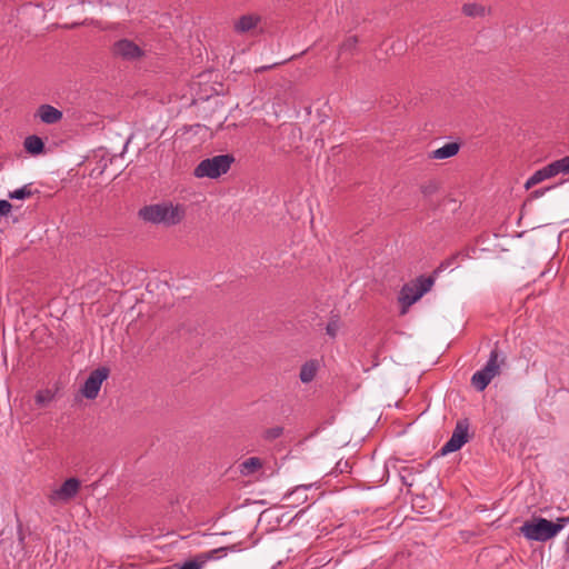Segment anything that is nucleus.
I'll use <instances>...</instances> for the list:
<instances>
[{"instance_id":"f257e3e1","label":"nucleus","mask_w":569,"mask_h":569,"mask_svg":"<svg viewBox=\"0 0 569 569\" xmlns=\"http://www.w3.org/2000/svg\"><path fill=\"white\" fill-rule=\"evenodd\" d=\"M138 216L144 222L173 227L184 219L186 207L180 203L173 204L171 201H162L142 207Z\"/></svg>"},{"instance_id":"f03ea898","label":"nucleus","mask_w":569,"mask_h":569,"mask_svg":"<svg viewBox=\"0 0 569 569\" xmlns=\"http://www.w3.org/2000/svg\"><path fill=\"white\" fill-rule=\"evenodd\" d=\"M519 531L528 540L543 542L556 537L561 531V526H556L552 521L539 517L531 521H525Z\"/></svg>"},{"instance_id":"7ed1b4c3","label":"nucleus","mask_w":569,"mask_h":569,"mask_svg":"<svg viewBox=\"0 0 569 569\" xmlns=\"http://www.w3.org/2000/svg\"><path fill=\"white\" fill-rule=\"evenodd\" d=\"M233 161L234 157L229 153L207 158L199 162L193 174L197 178L217 179L229 171Z\"/></svg>"},{"instance_id":"20e7f679","label":"nucleus","mask_w":569,"mask_h":569,"mask_svg":"<svg viewBox=\"0 0 569 569\" xmlns=\"http://www.w3.org/2000/svg\"><path fill=\"white\" fill-rule=\"evenodd\" d=\"M435 280L432 277H418L412 283H406L399 295V302L401 303L403 310L402 313L406 312V309L412 306L416 301H418L426 292H428L433 286Z\"/></svg>"},{"instance_id":"39448f33","label":"nucleus","mask_w":569,"mask_h":569,"mask_svg":"<svg viewBox=\"0 0 569 569\" xmlns=\"http://www.w3.org/2000/svg\"><path fill=\"white\" fill-rule=\"evenodd\" d=\"M500 373L499 351L496 346L489 356L486 366L471 377V385L477 391H483L491 380Z\"/></svg>"},{"instance_id":"423d86ee","label":"nucleus","mask_w":569,"mask_h":569,"mask_svg":"<svg viewBox=\"0 0 569 569\" xmlns=\"http://www.w3.org/2000/svg\"><path fill=\"white\" fill-rule=\"evenodd\" d=\"M559 173H569V156H566L559 160H556L541 169L537 170L525 183L526 189H530L533 186L545 181L546 179L552 178Z\"/></svg>"},{"instance_id":"0eeeda50","label":"nucleus","mask_w":569,"mask_h":569,"mask_svg":"<svg viewBox=\"0 0 569 569\" xmlns=\"http://www.w3.org/2000/svg\"><path fill=\"white\" fill-rule=\"evenodd\" d=\"M469 422L467 419L458 420L450 439L442 446L440 452L442 456L458 451L469 438Z\"/></svg>"},{"instance_id":"6e6552de","label":"nucleus","mask_w":569,"mask_h":569,"mask_svg":"<svg viewBox=\"0 0 569 569\" xmlns=\"http://www.w3.org/2000/svg\"><path fill=\"white\" fill-rule=\"evenodd\" d=\"M109 369L107 367H100L90 372L86 379L81 392L87 399H96L100 391L101 385L109 377Z\"/></svg>"},{"instance_id":"1a4fd4ad","label":"nucleus","mask_w":569,"mask_h":569,"mask_svg":"<svg viewBox=\"0 0 569 569\" xmlns=\"http://www.w3.org/2000/svg\"><path fill=\"white\" fill-rule=\"evenodd\" d=\"M112 54L126 61H134L143 57L144 51L132 40L120 39L112 44Z\"/></svg>"},{"instance_id":"9d476101","label":"nucleus","mask_w":569,"mask_h":569,"mask_svg":"<svg viewBox=\"0 0 569 569\" xmlns=\"http://www.w3.org/2000/svg\"><path fill=\"white\" fill-rule=\"evenodd\" d=\"M229 548L221 547L213 550L200 552L196 555L192 559L186 561L178 569H202V567L210 560L221 558L227 555Z\"/></svg>"},{"instance_id":"9b49d317","label":"nucleus","mask_w":569,"mask_h":569,"mask_svg":"<svg viewBox=\"0 0 569 569\" xmlns=\"http://www.w3.org/2000/svg\"><path fill=\"white\" fill-rule=\"evenodd\" d=\"M81 482L77 478H69L67 479L59 489L54 490L50 497L49 500L51 503H54L57 501H63L67 502L74 498L80 489Z\"/></svg>"},{"instance_id":"f8f14e48","label":"nucleus","mask_w":569,"mask_h":569,"mask_svg":"<svg viewBox=\"0 0 569 569\" xmlns=\"http://www.w3.org/2000/svg\"><path fill=\"white\" fill-rule=\"evenodd\" d=\"M34 117L46 124H54L62 119L63 113L51 104H41L37 109Z\"/></svg>"},{"instance_id":"ddd939ff","label":"nucleus","mask_w":569,"mask_h":569,"mask_svg":"<svg viewBox=\"0 0 569 569\" xmlns=\"http://www.w3.org/2000/svg\"><path fill=\"white\" fill-rule=\"evenodd\" d=\"M460 150V144L458 142H449L445 146L431 151L429 153L430 159L443 160L451 157H455Z\"/></svg>"},{"instance_id":"4468645a","label":"nucleus","mask_w":569,"mask_h":569,"mask_svg":"<svg viewBox=\"0 0 569 569\" xmlns=\"http://www.w3.org/2000/svg\"><path fill=\"white\" fill-rule=\"evenodd\" d=\"M260 17L256 14H244L239 18L234 24V30L239 33H244L258 26Z\"/></svg>"},{"instance_id":"2eb2a0df","label":"nucleus","mask_w":569,"mask_h":569,"mask_svg":"<svg viewBox=\"0 0 569 569\" xmlns=\"http://www.w3.org/2000/svg\"><path fill=\"white\" fill-rule=\"evenodd\" d=\"M23 147L32 156L41 154L44 151V142L38 136H29L24 139Z\"/></svg>"},{"instance_id":"dca6fc26","label":"nucleus","mask_w":569,"mask_h":569,"mask_svg":"<svg viewBox=\"0 0 569 569\" xmlns=\"http://www.w3.org/2000/svg\"><path fill=\"white\" fill-rule=\"evenodd\" d=\"M439 190V182L436 180H429L420 186V191L423 194V198L428 201L429 206L432 208H437L438 203L432 202V196L436 194Z\"/></svg>"},{"instance_id":"f3484780","label":"nucleus","mask_w":569,"mask_h":569,"mask_svg":"<svg viewBox=\"0 0 569 569\" xmlns=\"http://www.w3.org/2000/svg\"><path fill=\"white\" fill-rule=\"evenodd\" d=\"M317 370H318V363L316 361L310 360V361H307L306 363H303L300 369V375H299L301 382H303V383L311 382L316 377Z\"/></svg>"},{"instance_id":"a211bd4d","label":"nucleus","mask_w":569,"mask_h":569,"mask_svg":"<svg viewBox=\"0 0 569 569\" xmlns=\"http://www.w3.org/2000/svg\"><path fill=\"white\" fill-rule=\"evenodd\" d=\"M262 467V461L258 457H250L240 465V472L243 476H249Z\"/></svg>"},{"instance_id":"6ab92c4d","label":"nucleus","mask_w":569,"mask_h":569,"mask_svg":"<svg viewBox=\"0 0 569 569\" xmlns=\"http://www.w3.org/2000/svg\"><path fill=\"white\" fill-rule=\"evenodd\" d=\"M30 186L31 184H24L17 190L9 191L8 198L12 200H23L32 197L36 192H39L38 190H31Z\"/></svg>"},{"instance_id":"aec40b11","label":"nucleus","mask_w":569,"mask_h":569,"mask_svg":"<svg viewBox=\"0 0 569 569\" xmlns=\"http://www.w3.org/2000/svg\"><path fill=\"white\" fill-rule=\"evenodd\" d=\"M462 12L468 17H483L486 14V8L478 3H466L462 7Z\"/></svg>"},{"instance_id":"412c9836","label":"nucleus","mask_w":569,"mask_h":569,"mask_svg":"<svg viewBox=\"0 0 569 569\" xmlns=\"http://www.w3.org/2000/svg\"><path fill=\"white\" fill-rule=\"evenodd\" d=\"M53 399V393L50 390H41L36 395V403L44 407Z\"/></svg>"},{"instance_id":"4be33fe9","label":"nucleus","mask_w":569,"mask_h":569,"mask_svg":"<svg viewBox=\"0 0 569 569\" xmlns=\"http://www.w3.org/2000/svg\"><path fill=\"white\" fill-rule=\"evenodd\" d=\"M283 433V428L280 426L269 428L264 431L263 438L268 441H272Z\"/></svg>"},{"instance_id":"5701e85b","label":"nucleus","mask_w":569,"mask_h":569,"mask_svg":"<svg viewBox=\"0 0 569 569\" xmlns=\"http://www.w3.org/2000/svg\"><path fill=\"white\" fill-rule=\"evenodd\" d=\"M358 43V38L356 36H351L347 38L340 46L341 51H351L356 48Z\"/></svg>"},{"instance_id":"b1692460","label":"nucleus","mask_w":569,"mask_h":569,"mask_svg":"<svg viewBox=\"0 0 569 569\" xmlns=\"http://www.w3.org/2000/svg\"><path fill=\"white\" fill-rule=\"evenodd\" d=\"M339 328V319H331L326 327L327 335L335 338L337 336Z\"/></svg>"},{"instance_id":"393cba45","label":"nucleus","mask_w":569,"mask_h":569,"mask_svg":"<svg viewBox=\"0 0 569 569\" xmlns=\"http://www.w3.org/2000/svg\"><path fill=\"white\" fill-rule=\"evenodd\" d=\"M460 257H465V256L461 252H457V253L452 254L451 257L446 259L443 262H441V264L439 266V270L453 266L457 262L458 258H460Z\"/></svg>"},{"instance_id":"a878e982","label":"nucleus","mask_w":569,"mask_h":569,"mask_svg":"<svg viewBox=\"0 0 569 569\" xmlns=\"http://www.w3.org/2000/svg\"><path fill=\"white\" fill-rule=\"evenodd\" d=\"M12 204L8 200L0 199V216L6 217L10 213Z\"/></svg>"},{"instance_id":"bb28decb","label":"nucleus","mask_w":569,"mask_h":569,"mask_svg":"<svg viewBox=\"0 0 569 569\" xmlns=\"http://www.w3.org/2000/svg\"><path fill=\"white\" fill-rule=\"evenodd\" d=\"M553 187H547V188H540V189H537L535 191H532L531 196L533 198H539V197H542L547 191H549L550 189H552Z\"/></svg>"},{"instance_id":"cd10ccee","label":"nucleus","mask_w":569,"mask_h":569,"mask_svg":"<svg viewBox=\"0 0 569 569\" xmlns=\"http://www.w3.org/2000/svg\"><path fill=\"white\" fill-rule=\"evenodd\" d=\"M569 522V518H566V517H561V518H558L556 522H553V525L556 526H561V530L563 529V527Z\"/></svg>"},{"instance_id":"c85d7f7f","label":"nucleus","mask_w":569,"mask_h":569,"mask_svg":"<svg viewBox=\"0 0 569 569\" xmlns=\"http://www.w3.org/2000/svg\"><path fill=\"white\" fill-rule=\"evenodd\" d=\"M309 488H311V485H301V486H297V487L295 488V490L292 491V493L299 492L300 490H307V489H309Z\"/></svg>"},{"instance_id":"c756f323","label":"nucleus","mask_w":569,"mask_h":569,"mask_svg":"<svg viewBox=\"0 0 569 569\" xmlns=\"http://www.w3.org/2000/svg\"><path fill=\"white\" fill-rule=\"evenodd\" d=\"M373 367H377L379 365L377 356L373 358Z\"/></svg>"}]
</instances>
